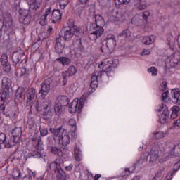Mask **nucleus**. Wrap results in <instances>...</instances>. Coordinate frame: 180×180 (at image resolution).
<instances>
[{"mask_svg": "<svg viewBox=\"0 0 180 180\" xmlns=\"http://www.w3.org/2000/svg\"><path fill=\"white\" fill-rule=\"evenodd\" d=\"M27 105H33V102H34V98H36V89L31 88L29 89L27 93Z\"/></svg>", "mask_w": 180, "mask_h": 180, "instance_id": "412c9836", "label": "nucleus"}, {"mask_svg": "<svg viewBox=\"0 0 180 180\" xmlns=\"http://www.w3.org/2000/svg\"><path fill=\"white\" fill-rule=\"evenodd\" d=\"M124 172H125V175L127 176L130 175V174H131V172H130V169L129 168L124 169Z\"/></svg>", "mask_w": 180, "mask_h": 180, "instance_id": "13d9d810", "label": "nucleus"}, {"mask_svg": "<svg viewBox=\"0 0 180 180\" xmlns=\"http://www.w3.org/2000/svg\"><path fill=\"white\" fill-rule=\"evenodd\" d=\"M148 72H150L153 77H155L158 74V69L155 67H151L148 69Z\"/></svg>", "mask_w": 180, "mask_h": 180, "instance_id": "37998d69", "label": "nucleus"}, {"mask_svg": "<svg viewBox=\"0 0 180 180\" xmlns=\"http://www.w3.org/2000/svg\"><path fill=\"white\" fill-rule=\"evenodd\" d=\"M56 60L57 61H58V63H60V64H63V65H69V64L71 63V60L65 57H60Z\"/></svg>", "mask_w": 180, "mask_h": 180, "instance_id": "c9c22d12", "label": "nucleus"}, {"mask_svg": "<svg viewBox=\"0 0 180 180\" xmlns=\"http://www.w3.org/2000/svg\"><path fill=\"white\" fill-rule=\"evenodd\" d=\"M176 41H177V44L179 46V48L180 49V34L177 37Z\"/></svg>", "mask_w": 180, "mask_h": 180, "instance_id": "0e129e2a", "label": "nucleus"}, {"mask_svg": "<svg viewBox=\"0 0 180 180\" xmlns=\"http://www.w3.org/2000/svg\"><path fill=\"white\" fill-rule=\"evenodd\" d=\"M74 156L76 161L79 162L82 160V153H81V149L77 146L75 147Z\"/></svg>", "mask_w": 180, "mask_h": 180, "instance_id": "2f4dec72", "label": "nucleus"}, {"mask_svg": "<svg viewBox=\"0 0 180 180\" xmlns=\"http://www.w3.org/2000/svg\"><path fill=\"white\" fill-rule=\"evenodd\" d=\"M140 177L139 176H136L133 179V180H139Z\"/></svg>", "mask_w": 180, "mask_h": 180, "instance_id": "774afa93", "label": "nucleus"}, {"mask_svg": "<svg viewBox=\"0 0 180 180\" xmlns=\"http://www.w3.org/2000/svg\"><path fill=\"white\" fill-rule=\"evenodd\" d=\"M105 41L109 53H113L116 50V37L112 34H108L105 38Z\"/></svg>", "mask_w": 180, "mask_h": 180, "instance_id": "ddd939ff", "label": "nucleus"}, {"mask_svg": "<svg viewBox=\"0 0 180 180\" xmlns=\"http://www.w3.org/2000/svg\"><path fill=\"white\" fill-rule=\"evenodd\" d=\"M51 84V79H46L41 85V90L39 94H41L43 96H46V95L50 92V85Z\"/></svg>", "mask_w": 180, "mask_h": 180, "instance_id": "dca6fc26", "label": "nucleus"}, {"mask_svg": "<svg viewBox=\"0 0 180 180\" xmlns=\"http://www.w3.org/2000/svg\"><path fill=\"white\" fill-rule=\"evenodd\" d=\"M130 0H115V5H128Z\"/></svg>", "mask_w": 180, "mask_h": 180, "instance_id": "a18cd8bd", "label": "nucleus"}, {"mask_svg": "<svg viewBox=\"0 0 180 180\" xmlns=\"http://www.w3.org/2000/svg\"><path fill=\"white\" fill-rule=\"evenodd\" d=\"M50 152L55 155H58L59 157H63V150L56 146H51L50 148Z\"/></svg>", "mask_w": 180, "mask_h": 180, "instance_id": "473e14b6", "label": "nucleus"}, {"mask_svg": "<svg viewBox=\"0 0 180 180\" xmlns=\"http://www.w3.org/2000/svg\"><path fill=\"white\" fill-rule=\"evenodd\" d=\"M119 65V59L105 60L102 61L98 65V68L102 71L96 72L94 75L91 76L90 86L93 89L98 88V77H102L103 72L109 74L111 71H113L114 68H117Z\"/></svg>", "mask_w": 180, "mask_h": 180, "instance_id": "f257e3e1", "label": "nucleus"}, {"mask_svg": "<svg viewBox=\"0 0 180 180\" xmlns=\"http://www.w3.org/2000/svg\"><path fill=\"white\" fill-rule=\"evenodd\" d=\"M63 164H64L63 159L58 158L48 165L47 170L49 172H54L58 179L64 180L65 179V173L63 171V169H61Z\"/></svg>", "mask_w": 180, "mask_h": 180, "instance_id": "39448f33", "label": "nucleus"}, {"mask_svg": "<svg viewBox=\"0 0 180 180\" xmlns=\"http://www.w3.org/2000/svg\"><path fill=\"white\" fill-rule=\"evenodd\" d=\"M56 51L60 54L63 53V50H64V46L61 44V37H58L56 39V42L55 45Z\"/></svg>", "mask_w": 180, "mask_h": 180, "instance_id": "bb28decb", "label": "nucleus"}, {"mask_svg": "<svg viewBox=\"0 0 180 180\" xmlns=\"http://www.w3.org/2000/svg\"><path fill=\"white\" fill-rule=\"evenodd\" d=\"M56 103H60V105H66L68 103V97L67 96H60L56 100Z\"/></svg>", "mask_w": 180, "mask_h": 180, "instance_id": "72a5a7b5", "label": "nucleus"}, {"mask_svg": "<svg viewBox=\"0 0 180 180\" xmlns=\"http://www.w3.org/2000/svg\"><path fill=\"white\" fill-rule=\"evenodd\" d=\"M4 8L5 4L0 3V22L2 26L11 27L12 26V18H11V15L5 11Z\"/></svg>", "mask_w": 180, "mask_h": 180, "instance_id": "6e6552de", "label": "nucleus"}, {"mask_svg": "<svg viewBox=\"0 0 180 180\" xmlns=\"http://www.w3.org/2000/svg\"><path fill=\"white\" fill-rule=\"evenodd\" d=\"M79 33L81 31L77 27H68L65 30L63 38L65 40H71L74 36H79Z\"/></svg>", "mask_w": 180, "mask_h": 180, "instance_id": "f8f14e48", "label": "nucleus"}, {"mask_svg": "<svg viewBox=\"0 0 180 180\" xmlns=\"http://www.w3.org/2000/svg\"><path fill=\"white\" fill-rule=\"evenodd\" d=\"M120 37H127L129 38L130 37V36H131V32H130L129 30H124L122 32H121L119 35Z\"/></svg>", "mask_w": 180, "mask_h": 180, "instance_id": "ea45409f", "label": "nucleus"}, {"mask_svg": "<svg viewBox=\"0 0 180 180\" xmlns=\"http://www.w3.org/2000/svg\"><path fill=\"white\" fill-rule=\"evenodd\" d=\"M174 153L176 157H180V144L174 146Z\"/></svg>", "mask_w": 180, "mask_h": 180, "instance_id": "de8ad7c7", "label": "nucleus"}, {"mask_svg": "<svg viewBox=\"0 0 180 180\" xmlns=\"http://www.w3.org/2000/svg\"><path fill=\"white\" fill-rule=\"evenodd\" d=\"M23 14L24 15H22L20 18V23H23V25H29L32 20V15H29V10H25Z\"/></svg>", "mask_w": 180, "mask_h": 180, "instance_id": "aec40b11", "label": "nucleus"}, {"mask_svg": "<svg viewBox=\"0 0 180 180\" xmlns=\"http://www.w3.org/2000/svg\"><path fill=\"white\" fill-rule=\"evenodd\" d=\"M68 124L72 127V130H70V131H74L75 133V130H77V121L74 119H70L68 122Z\"/></svg>", "mask_w": 180, "mask_h": 180, "instance_id": "a19ab883", "label": "nucleus"}, {"mask_svg": "<svg viewBox=\"0 0 180 180\" xmlns=\"http://www.w3.org/2000/svg\"><path fill=\"white\" fill-rule=\"evenodd\" d=\"M108 19L110 20H119V11L117 9H113L112 12H109L108 14Z\"/></svg>", "mask_w": 180, "mask_h": 180, "instance_id": "cd10ccee", "label": "nucleus"}, {"mask_svg": "<svg viewBox=\"0 0 180 180\" xmlns=\"http://www.w3.org/2000/svg\"><path fill=\"white\" fill-rule=\"evenodd\" d=\"M77 74V68L75 66L72 65L70 66L69 68L66 72H63L62 77L63 78V85H67V77H72Z\"/></svg>", "mask_w": 180, "mask_h": 180, "instance_id": "2eb2a0df", "label": "nucleus"}, {"mask_svg": "<svg viewBox=\"0 0 180 180\" xmlns=\"http://www.w3.org/2000/svg\"><path fill=\"white\" fill-rule=\"evenodd\" d=\"M172 102L175 105H180V91L178 89L172 90Z\"/></svg>", "mask_w": 180, "mask_h": 180, "instance_id": "4be33fe9", "label": "nucleus"}, {"mask_svg": "<svg viewBox=\"0 0 180 180\" xmlns=\"http://www.w3.org/2000/svg\"><path fill=\"white\" fill-rule=\"evenodd\" d=\"M94 19L95 22H91L90 25L89 38L90 40L95 41L103 34V32H105L103 26H105L106 23L105 22L103 17L101 15H95Z\"/></svg>", "mask_w": 180, "mask_h": 180, "instance_id": "f03ea898", "label": "nucleus"}, {"mask_svg": "<svg viewBox=\"0 0 180 180\" xmlns=\"http://www.w3.org/2000/svg\"><path fill=\"white\" fill-rule=\"evenodd\" d=\"M22 72H23V74H25L26 73V68H22L21 70Z\"/></svg>", "mask_w": 180, "mask_h": 180, "instance_id": "338daca9", "label": "nucleus"}, {"mask_svg": "<svg viewBox=\"0 0 180 180\" xmlns=\"http://www.w3.org/2000/svg\"><path fill=\"white\" fill-rule=\"evenodd\" d=\"M150 16V12L144 11L139 14H136L131 20V23L135 26H143L144 25V20H147V18Z\"/></svg>", "mask_w": 180, "mask_h": 180, "instance_id": "9b49d317", "label": "nucleus"}, {"mask_svg": "<svg viewBox=\"0 0 180 180\" xmlns=\"http://www.w3.org/2000/svg\"><path fill=\"white\" fill-rule=\"evenodd\" d=\"M78 46H79V50L77 49V47L75 48L74 51L75 54H79V53H81V51H82V46H81V41L78 40L77 41Z\"/></svg>", "mask_w": 180, "mask_h": 180, "instance_id": "49530a36", "label": "nucleus"}, {"mask_svg": "<svg viewBox=\"0 0 180 180\" xmlns=\"http://www.w3.org/2000/svg\"><path fill=\"white\" fill-rule=\"evenodd\" d=\"M157 111L162 112V114L159 115L160 122L162 124H164V123H167L168 119H169V112L167 105L164 103L159 105L158 106Z\"/></svg>", "mask_w": 180, "mask_h": 180, "instance_id": "9d476101", "label": "nucleus"}, {"mask_svg": "<svg viewBox=\"0 0 180 180\" xmlns=\"http://www.w3.org/2000/svg\"><path fill=\"white\" fill-rule=\"evenodd\" d=\"M36 149L38 150V154L37 155V158H40V157H46V153L44 152V148H43V141H41V139L39 138L37 139V145L36 146Z\"/></svg>", "mask_w": 180, "mask_h": 180, "instance_id": "6ab92c4d", "label": "nucleus"}, {"mask_svg": "<svg viewBox=\"0 0 180 180\" xmlns=\"http://www.w3.org/2000/svg\"><path fill=\"white\" fill-rule=\"evenodd\" d=\"M50 131L53 134L55 141H58L62 146H68L71 141V139L75 137V132L74 131H67L63 128L58 129L51 128Z\"/></svg>", "mask_w": 180, "mask_h": 180, "instance_id": "7ed1b4c3", "label": "nucleus"}, {"mask_svg": "<svg viewBox=\"0 0 180 180\" xmlns=\"http://www.w3.org/2000/svg\"><path fill=\"white\" fill-rule=\"evenodd\" d=\"M1 63L3 65V70L6 71V72L11 71V64L8 62V55H6V53L1 55Z\"/></svg>", "mask_w": 180, "mask_h": 180, "instance_id": "a211bd4d", "label": "nucleus"}, {"mask_svg": "<svg viewBox=\"0 0 180 180\" xmlns=\"http://www.w3.org/2000/svg\"><path fill=\"white\" fill-rule=\"evenodd\" d=\"M72 168H74V165L72 164H70L68 166L65 167V169L66 171H72Z\"/></svg>", "mask_w": 180, "mask_h": 180, "instance_id": "6e6d98bb", "label": "nucleus"}, {"mask_svg": "<svg viewBox=\"0 0 180 180\" xmlns=\"http://www.w3.org/2000/svg\"><path fill=\"white\" fill-rule=\"evenodd\" d=\"M59 2V6L60 9H65V6L68 5L69 1L68 0H58Z\"/></svg>", "mask_w": 180, "mask_h": 180, "instance_id": "79ce46f5", "label": "nucleus"}, {"mask_svg": "<svg viewBox=\"0 0 180 180\" xmlns=\"http://www.w3.org/2000/svg\"><path fill=\"white\" fill-rule=\"evenodd\" d=\"M150 137L153 139V140H161V139L165 137V134L162 131H155L150 134Z\"/></svg>", "mask_w": 180, "mask_h": 180, "instance_id": "c756f323", "label": "nucleus"}, {"mask_svg": "<svg viewBox=\"0 0 180 180\" xmlns=\"http://www.w3.org/2000/svg\"><path fill=\"white\" fill-rule=\"evenodd\" d=\"M14 1L17 6H19V5H20V2L22 1V0H14Z\"/></svg>", "mask_w": 180, "mask_h": 180, "instance_id": "e2e57ef3", "label": "nucleus"}, {"mask_svg": "<svg viewBox=\"0 0 180 180\" xmlns=\"http://www.w3.org/2000/svg\"><path fill=\"white\" fill-rule=\"evenodd\" d=\"M176 117H178V114H175L174 112H172L171 114V119H176Z\"/></svg>", "mask_w": 180, "mask_h": 180, "instance_id": "052dcab7", "label": "nucleus"}, {"mask_svg": "<svg viewBox=\"0 0 180 180\" xmlns=\"http://www.w3.org/2000/svg\"><path fill=\"white\" fill-rule=\"evenodd\" d=\"M160 155V148H152L150 162H155Z\"/></svg>", "mask_w": 180, "mask_h": 180, "instance_id": "b1692460", "label": "nucleus"}, {"mask_svg": "<svg viewBox=\"0 0 180 180\" xmlns=\"http://www.w3.org/2000/svg\"><path fill=\"white\" fill-rule=\"evenodd\" d=\"M174 39L172 36H171L170 37H169L167 39V41H168V46H169L171 50H175V42H174Z\"/></svg>", "mask_w": 180, "mask_h": 180, "instance_id": "58836bf2", "label": "nucleus"}, {"mask_svg": "<svg viewBox=\"0 0 180 180\" xmlns=\"http://www.w3.org/2000/svg\"><path fill=\"white\" fill-rule=\"evenodd\" d=\"M167 98H168V91H165L162 94V101L163 102H167Z\"/></svg>", "mask_w": 180, "mask_h": 180, "instance_id": "864d4df0", "label": "nucleus"}, {"mask_svg": "<svg viewBox=\"0 0 180 180\" xmlns=\"http://www.w3.org/2000/svg\"><path fill=\"white\" fill-rule=\"evenodd\" d=\"M180 63V52L175 51L167 57L166 59V67L167 68H172L179 65Z\"/></svg>", "mask_w": 180, "mask_h": 180, "instance_id": "1a4fd4ad", "label": "nucleus"}, {"mask_svg": "<svg viewBox=\"0 0 180 180\" xmlns=\"http://www.w3.org/2000/svg\"><path fill=\"white\" fill-rule=\"evenodd\" d=\"M171 110H172V113L178 115V112H179V107L174 105L171 108Z\"/></svg>", "mask_w": 180, "mask_h": 180, "instance_id": "3c124183", "label": "nucleus"}, {"mask_svg": "<svg viewBox=\"0 0 180 180\" xmlns=\"http://www.w3.org/2000/svg\"><path fill=\"white\" fill-rule=\"evenodd\" d=\"M62 109H63V105H61V103H58L56 102V104L54 106L55 113L56 115H61Z\"/></svg>", "mask_w": 180, "mask_h": 180, "instance_id": "4c0bfd02", "label": "nucleus"}, {"mask_svg": "<svg viewBox=\"0 0 180 180\" xmlns=\"http://www.w3.org/2000/svg\"><path fill=\"white\" fill-rule=\"evenodd\" d=\"M146 161H147V155L143 158L141 157V159L137 161L136 164H143V162H146Z\"/></svg>", "mask_w": 180, "mask_h": 180, "instance_id": "5fc2aeb1", "label": "nucleus"}, {"mask_svg": "<svg viewBox=\"0 0 180 180\" xmlns=\"http://www.w3.org/2000/svg\"><path fill=\"white\" fill-rule=\"evenodd\" d=\"M62 16L63 14L60 10L55 9L51 13V7H48L42 11L39 23L41 26H44L48 20H51L53 23H57L61 20Z\"/></svg>", "mask_w": 180, "mask_h": 180, "instance_id": "20e7f679", "label": "nucleus"}, {"mask_svg": "<svg viewBox=\"0 0 180 180\" xmlns=\"http://www.w3.org/2000/svg\"><path fill=\"white\" fill-rule=\"evenodd\" d=\"M98 50L99 51H101L103 56H105V54H110V52H109V49H108L107 45H105L103 42L100 43V44L98 45Z\"/></svg>", "mask_w": 180, "mask_h": 180, "instance_id": "7c9ffc66", "label": "nucleus"}, {"mask_svg": "<svg viewBox=\"0 0 180 180\" xmlns=\"http://www.w3.org/2000/svg\"><path fill=\"white\" fill-rule=\"evenodd\" d=\"M30 8L31 9H39L41 6V0H28Z\"/></svg>", "mask_w": 180, "mask_h": 180, "instance_id": "a878e982", "label": "nucleus"}, {"mask_svg": "<svg viewBox=\"0 0 180 180\" xmlns=\"http://www.w3.org/2000/svg\"><path fill=\"white\" fill-rule=\"evenodd\" d=\"M12 86V80L8 77H3L2 79V89L9 91V89Z\"/></svg>", "mask_w": 180, "mask_h": 180, "instance_id": "393cba45", "label": "nucleus"}, {"mask_svg": "<svg viewBox=\"0 0 180 180\" xmlns=\"http://www.w3.org/2000/svg\"><path fill=\"white\" fill-rule=\"evenodd\" d=\"M134 6L138 11H144V9H147V0H135Z\"/></svg>", "mask_w": 180, "mask_h": 180, "instance_id": "5701e85b", "label": "nucleus"}, {"mask_svg": "<svg viewBox=\"0 0 180 180\" xmlns=\"http://www.w3.org/2000/svg\"><path fill=\"white\" fill-rule=\"evenodd\" d=\"M6 141V134L5 133H0V150L2 148V144Z\"/></svg>", "mask_w": 180, "mask_h": 180, "instance_id": "c03bdc74", "label": "nucleus"}, {"mask_svg": "<svg viewBox=\"0 0 180 180\" xmlns=\"http://www.w3.org/2000/svg\"><path fill=\"white\" fill-rule=\"evenodd\" d=\"M167 82H163L160 86V91H167Z\"/></svg>", "mask_w": 180, "mask_h": 180, "instance_id": "09e8293b", "label": "nucleus"}, {"mask_svg": "<svg viewBox=\"0 0 180 180\" xmlns=\"http://www.w3.org/2000/svg\"><path fill=\"white\" fill-rule=\"evenodd\" d=\"M174 126L177 127V129H180V117L175 121Z\"/></svg>", "mask_w": 180, "mask_h": 180, "instance_id": "4d7b16f0", "label": "nucleus"}, {"mask_svg": "<svg viewBox=\"0 0 180 180\" xmlns=\"http://www.w3.org/2000/svg\"><path fill=\"white\" fill-rule=\"evenodd\" d=\"M33 106L35 107L36 110H41L42 109L47 110V109L51 108V101L50 100L45 99L41 105H39V101H36L32 105H31V108H33Z\"/></svg>", "mask_w": 180, "mask_h": 180, "instance_id": "4468645a", "label": "nucleus"}, {"mask_svg": "<svg viewBox=\"0 0 180 180\" xmlns=\"http://www.w3.org/2000/svg\"><path fill=\"white\" fill-rule=\"evenodd\" d=\"M154 41H155V39L154 38H151V37H143L142 39V43L146 46L153 44Z\"/></svg>", "mask_w": 180, "mask_h": 180, "instance_id": "f704fd0d", "label": "nucleus"}, {"mask_svg": "<svg viewBox=\"0 0 180 180\" xmlns=\"http://www.w3.org/2000/svg\"><path fill=\"white\" fill-rule=\"evenodd\" d=\"M40 134L42 137H44V136H47V134H49V130H47V129H42L40 130Z\"/></svg>", "mask_w": 180, "mask_h": 180, "instance_id": "603ef678", "label": "nucleus"}, {"mask_svg": "<svg viewBox=\"0 0 180 180\" xmlns=\"http://www.w3.org/2000/svg\"><path fill=\"white\" fill-rule=\"evenodd\" d=\"M86 96H82L80 99L78 98H75L71 103L69 104V112L70 113H75L77 110L79 112L82 110L84 105H85Z\"/></svg>", "mask_w": 180, "mask_h": 180, "instance_id": "423d86ee", "label": "nucleus"}, {"mask_svg": "<svg viewBox=\"0 0 180 180\" xmlns=\"http://www.w3.org/2000/svg\"><path fill=\"white\" fill-rule=\"evenodd\" d=\"M25 95H26V93H25V91H22V92H21L20 94V98L21 99H25Z\"/></svg>", "mask_w": 180, "mask_h": 180, "instance_id": "bf43d9fd", "label": "nucleus"}, {"mask_svg": "<svg viewBox=\"0 0 180 180\" xmlns=\"http://www.w3.org/2000/svg\"><path fill=\"white\" fill-rule=\"evenodd\" d=\"M12 176L13 179H20L21 173L20 170L18 168H15L13 170Z\"/></svg>", "mask_w": 180, "mask_h": 180, "instance_id": "e433bc0d", "label": "nucleus"}, {"mask_svg": "<svg viewBox=\"0 0 180 180\" xmlns=\"http://www.w3.org/2000/svg\"><path fill=\"white\" fill-rule=\"evenodd\" d=\"M101 176H102V175H101V174H96L94 180H99V178H101Z\"/></svg>", "mask_w": 180, "mask_h": 180, "instance_id": "680f3d73", "label": "nucleus"}, {"mask_svg": "<svg viewBox=\"0 0 180 180\" xmlns=\"http://www.w3.org/2000/svg\"><path fill=\"white\" fill-rule=\"evenodd\" d=\"M8 92H9V91H6L4 89L0 91V106H4L5 101H6V97L8 96Z\"/></svg>", "mask_w": 180, "mask_h": 180, "instance_id": "c85d7f7f", "label": "nucleus"}, {"mask_svg": "<svg viewBox=\"0 0 180 180\" xmlns=\"http://www.w3.org/2000/svg\"><path fill=\"white\" fill-rule=\"evenodd\" d=\"M80 3L82 4V5H85L89 0H79Z\"/></svg>", "mask_w": 180, "mask_h": 180, "instance_id": "69168bd1", "label": "nucleus"}, {"mask_svg": "<svg viewBox=\"0 0 180 180\" xmlns=\"http://www.w3.org/2000/svg\"><path fill=\"white\" fill-rule=\"evenodd\" d=\"M22 137V128L17 127L12 131V136L10 138L8 142H5V148H11L13 146L18 144V141L20 140Z\"/></svg>", "mask_w": 180, "mask_h": 180, "instance_id": "0eeeda50", "label": "nucleus"}, {"mask_svg": "<svg viewBox=\"0 0 180 180\" xmlns=\"http://www.w3.org/2000/svg\"><path fill=\"white\" fill-rule=\"evenodd\" d=\"M151 54V51L150 49H143L141 52V56H150Z\"/></svg>", "mask_w": 180, "mask_h": 180, "instance_id": "8fccbe9b", "label": "nucleus"}, {"mask_svg": "<svg viewBox=\"0 0 180 180\" xmlns=\"http://www.w3.org/2000/svg\"><path fill=\"white\" fill-rule=\"evenodd\" d=\"M25 56V51L23 50L20 49L13 53L12 60L14 64H18L22 62V57Z\"/></svg>", "mask_w": 180, "mask_h": 180, "instance_id": "f3484780", "label": "nucleus"}]
</instances>
